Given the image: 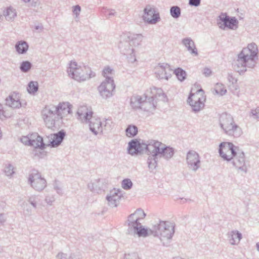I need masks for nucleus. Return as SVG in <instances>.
Returning a JSON list of instances; mask_svg holds the SVG:
<instances>
[{"mask_svg":"<svg viewBox=\"0 0 259 259\" xmlns=\"http://www.w3.org/2000/svg\"><path fill=\"white\" fill-rule=\"evenodd\" d=\"M93 113L86 106H81L77 111V118L83 123L89 122L90 131L96 136L103 132V126L100 119L93 117Z\"/></svg>","mask_w":259,"mask_h":259,"instance_id":"nucleus-5","label":"nucleus"},{"mask_svg":"<svg viewBox=\"0 0 259 259\" xmlns=\"http://www.w3.org/2000/svg\"><path fill=\"white\" fill-rule=\"evenodd\" d=\"M28 201L34 208H36L38 198L36 196L33 195L29 197Z\"/></svg>","mask_w":259,"mask_h":259,"instance_id":"nucleus-44","label":"nucleus"},{"mask_svg":"<svg viewBox=\"0 0 259 259\" xmlns=\"http://www.w3.org/2000/svg\"><path fill=\"white\" fill-rule=\"evenodd\" d=\"M42 26L41 25H37L35 26V29L36 30H41L42 29Z\"/></svg>","mask_w":259,"mask_h":259,"instance_id":"nucleus-60","label":"nucleus"},{"mask_svg":"<svg viewBox=\"0 0 259 259\" xmlns=\"http://www.w3.org/2000/svg\"><path fill=\"white\" fill-rule=\"evenodd\" d=\"M4 112L3 106L0 104V119H1L2 117L4 116Z\"/></svg>","mask_w":259,"mask_h":259,"instance_id":"nucleus-59","label":"nucleus"},{"mask_svg":"<svg viewBox=\"0 0 259 259\" xmlns=\"http://www.w3.org/2000/svg\"><path fill=\"white\" fill-rule=\"evenodd\" d=\"M257 250L259 251V242L256 244Z\"/></svg>","mask_w":259,"mask_h":259,"instance_id":"nucleus-63","label":"nucleus"},{"mask_svg":"<svg viewBox=\"0 0 259 259\" xmlns=\"http://www.w3.org/2000/svg\"><path fill=\"white\" fill-rule=\"evenodd\" d=\"M68 259H80V255L78 254H75L74 253L71 254Z\"/></svg>","mask_w":259,"mask_h":259,"instance_id":"nucleus-57","label":"nucleus"},{"mask_svg":"<svg viewBox=\"0 0 259 259\" xmlns=\"http://www.w3.org/2000/svg\"><path fill=\"white\" fill-rule=\"evenodd\" d=\"M227 79L228 81L231 83L232 84L237 83V79L235 78L231 73L228 74Z\"/></svg>","mask_w":259,"mask_h":259,"instance_id":"nucleus-48","label":"nucleus"},{"mask_svg":"<svg viewBox=\"0 0 259 259\" xmlns=\"http://www.w3.org/2000/svg\"><path fill=\"white\" fill-rule=\"evenodd\" d=\"M220 124L225 133L229 136L239 137L242 134L241 128L234 122L230 114H222L220 118Z\"/></svg>","mask_w":259,"mask_h":259,"instance_id":"nucleus-7","label":"nucleus"},{"mask_svg":"<svg viewBox=\"0 0 259 259\" xmlns=\"http://www.w3.org/2000/svg\"><path fill=\"white\" fill-rule=\"evenodd\" d=\"M124 259H139L138 254L136 252L125 254Z\"/></svg>","mask_w":259,"mask_h":259,"instance_id":"nucleus-47","label":"nucleus"},{"mask_svg":"<svg viewBox=\"0 0 259 259\" xmlns=\"http://www.w3.org/2000/svg\"><path fill=\"white\" fill-rule=\"evenodd\" d=\"M121 192L114 189L106 196L108 205L112 207H116L119 203L121 197Z\"/></svg>","mask_w":259,"mask_h":259,"instance_id":"nucleus-19","label":"nucleus"},{"mask_svg":"<svg viewBox=\"0 0 259 259\" xmlns=\"http://www.w3.org/2000/svg\"><path fill=\"white\" fill-rule=\"evenodd\" d=\"M191 106L192 111L195 113L200 111L204 106V103L203 102H196L194 103H188Z\"/></svg>","mask_w":259,"mask_h":259,"instance_id":"nucleus-38","label":"nucleus"},{"mask_svg":"<svg viewBox=\"0 0 259 259\" xmlns=\"http://www.w3.org/2000/svg\"><path fill=\"white\" fill-rule=\"evenodd\" d=\"M6 221V218L4 214H0V223H3Z\"/></svg>","mask_w":259,"mask_h":259,"instance_id":"nucleus-58","label":"nucleus"},{"mask_svg":"<svg viewBox=\"0 0 259 259\" xmlns=\"http://www.w3.org/2000/svg\"><path fill=\"white\" fill-rule=\"evenodd\" d=\"M26 211L27 212V214H29L31 213V211L28 209H26Z\"/></svg>","mask_w":259,"mask_h":259,"instance_id":"nucleus-64","label":"nucleus"},{"mask_svg":"<svg viewBox=\"0 0 259 259\" xmlns=\"http://www.w3.org/2000/svg\"><path fill=\"white\" fill-rule=\"evenodd\" d=\"M6 105L12 108H19L21 106V103L16 94L10 95L6 99Z\"/></svg>","mask_w":259,"mask_h":259,"instance_id":"nucleus-24","label":"nucleus"},{"mask_svg":"<svg viewBox=\"0 0 259 259\" xmlns=\"http://www.w3.org/2000/svg\"><path fill=\"white\" fill-rule=\"evenodd\" d=\"M218 18V25L223 30H225L226 28L235 30L238 28L239 22L235 17H230L226 13H221Z\"/></svg>","mask_w":259,"mask_h":259,"instance_id":"nucleus-11","label":"nucleus"},{"mask_svg":"<svg viewBox=\"0 0 259 259\" xmlns=\"http://www.w3.org/2000/svg\"><path fill=\"white\" fill-rule=\"evenodd\" d=\"M66 257L67 255L62 252L58 253L56 256L57 259H66Z\"/></svg>","mask_w":259,"mask_h":259,"instance_id":"nucleus-56","label":"nucleus"},{"mask_svg":"<svg viewBox=\"0 0 259 259\" xmlns=\"http://www.w3.org/2000/svg\"><path fill=\"white\" fill-rule=\"evenodd\" d=\"M81 11V8L79 6L76 5L73 8V12L76 15V17L79 14Z\"/></svg>","mask_w":259,"mask_h":259,"instance_id":"nucleus-51","label":"nucleus"},{"mask_svg":"<svg viewBox=\"0 0 259 259\" xmlns=\"http://www.w3.org/2000/svg\"><path fill=\"white\" fill-rule=\"evenodd\" d=\"M258 48L254 42L243 48L233 64V68L240 74L246 71V68H253L258 60Z\"/></svg>","mask_w":259,"mask_h":259,"instance_id":"nucleus-2","label":"nucleus"},{"mask_svg":"<svg viewBox=\"0 0 259 259\" xmlns=\"http://www.w3.org/2000/svg\"><path fill=\"white\" fill-rule=\"evenodd\" d=\"M66 136V132L64 130H61L53 134H51L47 137L48 139V146L52 148L57 147L61 145Z\"/></svg>","mask_w":259,"mask_h":259,"instance_id":"nucleus-17","label":"nucleus"},{"mask_svg":"<svg viewBox=\"0 0 259 259\" xmlns=\"http://www.w3.org/2000/svg\"><path fill=\"white\" fill-rule=\"evenodd\" d=\"M122 188L124 190H130L133 186V183L132 181L129 179H124L121 183Z\"/></svg>","mask_w":259,"mask_h":259,"instance_id":"nucleus-42","label":"nucleus"},{"mask_svg":"<svg viewBox=\"0 0 259 259\" xmlns=\"http://www.w3.org/2000/svg\"><path fill=\"white\" fill-rule=\"evenodd\" d=\"M182 42L191 54L195 56L198 55L197 50L195 47V44L190 37L183 39Z\"/></svg>","mask_w":259,"mask_h":259,"instance_id":"nucleus-23","label":"nucleus"},{"mask_svg":"<svg viewBox=\"0 0 259 259\" xmlns=\"http://www.w3.org/2000/svg\"><path fill=\"white\" fill-rule=\"evenodd\" d=\"M15 48L19 54H24L28 49V45L25 41H18L15 45Z\"/></svg>","mask_w":259,"mask_h":259,"instance_id":"nucleus-28","label":"nucleus"},{"mask_svg":"<svg viewBox=\"0 0 259 259\" xmlns=\"http://www.w3.org/2000/svg\"><path fill=\"white\" fill-rule=\"evenodd\" d=\"M102 126H103V131H110L113 127V121L110 117L105 119L102 121Z\"/></svg>","mask_w":259,"mask_h":259,"instance_id":"nucleus-34","label":"nucleus"},{"mask_svg":"<svg viewBox=\"0 0 259 259\" xmlns=\"http://www.w3.org/2000/svg\"><path fill=\"white\" fill-rule=\"evenodd\" d=\"M146 216V214L143 209H137L133 213L131 214L128 217L126 223L128 225L136 223H141L140 221L143 220Z\"/></svg>","mask_w":259,"mask_h":259,"instance_id":"nucleus-20","label":"nucleus"},{"mask_svg":"<svg viewBox=\"0 0 259 259\" xmlns=\"http://www.w3.org/2000/svg\"><path fill=\"white\" fill-rule=\"evenodd\" d=\"M249 116L254 119L258 120L259 119V107L251 109L250 112Z\"/></svg>","mask_w":259,"mask_h":259,"instance_id":"nucleus-45","label":"nucleus"},{"mask_svg":"<svg viewBox=\"0 0 259 259\" xmlns=\"http://www.w3.org/2000/svg\"><path fill=\"white\" fill-rule=\"evenodd\" d=\"M212 71L209 68L205 67L204 68L203 71V74L206 76H209L211 74Z\"/></svg>","mask_w":259,"mask_h":259,"instance_id":"nucleus-53","label":"nucleus"},{"mask_svg":"<svg viewBox=\"0 0 259 259\" xmlns=\"http://www.w3.org/2000/svg\"><path fill=\"white\" fill-rule=\"evenodd\" d=\"M34 138H36V143L33 144V147L39 148L41 149L45 148L46 144L44 142L43 139L37 133H34Z\"/></svg>","mask_w":259,"mask_h":259,"instance_id":"nucleus-32","label":"nucleus"},{"mask_svg":"<svg viewBox=\"0 0 259 259\" xmlns=\"http://www.w3.org/2000/svg\"><path fill=\"white\" fill-rule=\"evenodd\" d=\"M232 85H233L235 90L237 91L239 90V86L236 83Z\"/></svg>","mask_w":259,"mask_h":259,"instance_id":"nucleus-61","label":"nucleus"},{"mask_svg":"<svg viewBox=\"0 0 259 259\" xmlns=\"http://www.w3.org/2000/svg\"><path fill=\"white\" fill-rule=\"evenodd\" d=\"M232 163L236 169L244 173L247 172V167L245 165V156L243 152L238 149L237 152L231 159Z\"/></svg>","mask_w":259,"mask_h":259,"instance_id":"nucleus-15","label":"nucleus"},{"mask_svg":"<svg viewBox=\"0 0 259 259\" xmlns=\"http://www.w3.org/2000/svg\"><path fill=\"white\" fill-rule=\"evenodd\" d=\"M37 2L35 1V0H32V3H31V5L32 6H35Z\"/></svg>","mask_w":259,"mask_h":259,"instance_id":"nucleus-62","label":"nucleus"},{"mask_svg":"<svg viewBox=\"0 0 259 259\" xmlns=\"http://www.w3.org/2000/svg\"><path fill=\"white\" fill-rule=\"evenodd\" d=\"M238 148L235 146L232 143L223 142L219 145V152L220 156L224 160L231 161L233 157L238 151Z\"/></svg>","mask_w":259,"mask_h":259,"instance_id":"nucleus-12","label":"nucleus"},{"mask_svg":"<svg viewBox=\"0 0 259 259\" xmlns=\"http://www.w3.org/2000/svg\"><path fill=\"white\" fill-rule=\"evenodd\" d=\"M5 172L7 176H12L14 172L13 166L11 164H8L5 168Z\"/></svg>","mask_w":259,"mask_h":259,"instance_id":"nucleus-46","label":"nucleus"},{"mask_svg":"<svg viewBox=\"0 0 259 259\" xmlns=\"http://www.w3.org/2000/svg\"><path fill=\"white\" fill-rule=\"evenodd\" d=\"M144 97L139 95L133 96L131 98V105L133 108L142 109Z\"/></svg>","mask_w":259,"mask_h":259,"instance_id":"nucleus-26","label":"nucleus"},{"mask_svg":"<svg viewBox=\"0 0 259 259\" xmlns=\"http://www.w3.org/2000/svg\"><path fill=\"white\" fill-rule=\"evenodd\" d=\"M205 101V96L202 89L197 90L195 93H191L187 100L188 103H195L196 102H201L204 103Z\"/></svg>","mask_w":259,"mask_h":259,"instance_id":"nucleus-22","label":"nucleus"},{"mask_svg":"<svg viewBox=\"0 0 259 259\" xmlns=\"http://www.w3.org/2000/svg\"><path fill=\"white\" fill-rule=\"evenodd\" d=\"M155 108L156 104L154 102V97L153 96L149 97L146 96H144L142 104V109L147 112H152Z\"/></svg>","mask_w":259,"mask_h":259,"instance_id":"nucleus-21","label":"nucleus"},{"mask_svg":"<svg viewBox=\"0 0 259 259\" xmlns=\"http://www.w3.org/2000/svg\"><path fill=\"white\" fill-rule=\"evenodd\" d=\"M127 233L132 235H137L139 237H147L152 234L158 237L165 245V241L171 239L174 233V225L168 222L160 221L159 223L155 224L152 229H148L142 225L141 223H136L128 225Z\"/></svg>","mask_w":259,"mask_h":259,"instance_id":"nucleus-1","label":"nucleus"},{"mask_svg":"<svg viewBox=\"0 0 259 259\" xmlns=\"http://www.w3.org/2000/svg\"><path fill=\"white\" fill-rule=\"evenodd\" d=\"M214 91L215 94L220 96L225 95L227 92L224 84L222 83H217L214 85Z\"/></svg>","mask_w":259,"mask_h":259,"instance_id":"nucleus-31","label":"nucleus"},{"mask_svg":"<svg viewBox=\"0 0 259 259\" xmlns=\"http://www.w3.org/2000/svg\"><path fill=\"white\" fill-rule=\"evenodd\" d=\"M54 189L59 195L63 194L62 184L58 181H55L53 184Z\"/></svg>","mask_w":259,"mask_h":259,"instance_id":"nucleus-41","label":"nucleus"},{"mask_svg":"<svg viewBox=\"0 0 259 259\" xmlns=\"http://www.w3.org/2000/svg\"><path fill=\"white\" fill-rule=\"evenodd\" d=\"M170 14L175 19L179 18L181 14L180 8L178 6H174L170 8Z\"/></svg>","mask_w":259,"mask_h":259,"instance_id":"nucleus-33","label":"nucleus"},{"mask_svg":"<svg viewBox=\"0 0 259 259\" xmlns=\"http://www.w3.org/2000/svg\"><path fill=\"white\" fill-rule=\"evenodd\" d=\"M230 243L232 245L238 243L242 238V234L238 231L233 230L228 234Z\"/></svg>","mask_w":259,"mask_h":259,"instance_id":"nucleus-25","label":"nucleus"},{"mask_svg":"<svg viewBox=\"0 0 259 259\" xmlns=\"http://www.w3.org/2000/svg\"><path fill=\"white\" fill-rule=\"evenodd\" d=\"M130 38V32L122 33L119 36L118 43V47L121 54L131 56H135L134 49L132 47L129 39Z\"/></svg>","mask_w":259,"mask_h":259,"instance_id":"nucleus-9","label":"nucleus"},{"mask_svg":"<svg viewBox=\"0 0 259 259\" xmlns=\"http://www.w3.org/2000/svg\"><path fill=\"white\" fill-rule=\"evenodd\" d=\"M150 140L144 143H140V141L136 139L132 140L128 144L127 150L128 153L134 155L145 152L149 155L150 150L148 148V146L149 145V144H150Z\"/></svg>","mask_w":259,"mask_h":259,"instance_id":"nucleus-8","label":"nucleus"},{"mask_svg":"<svg viewBox=\"0 0 259 259\" xmlns=\"http://www.w3.org/2000/svg\"><path fill=\"white\" fill-rule=\"evenodd\" d=\"M115 88L114 80L108 78L103 81L98 87V89L100 95L103 98L107 99L112 96V92Z\"/></svg>","mask_w":259,"mask_h":259,"instance_id":"nucleus-13","label":"nucleus"},{"mask_svg":"<svg viewBox=\"0 0 259 259\" xmlns=\"http://www.w3.org/2000/svg\"><path fill=\"white\" fill-rule=\"evenodd\" d=\"M113 74V70L109 66L105 67L102 71V75L105 77V79L109 78L111 80H113L112 77Z\"/></svg>","mask_w":259,"mask_h":259,"instance_id":"nucleus-36","label":"nucleus"},{"mask_svg":"<svg viewBox=\"0 0 259 259\" xmlns=\"http://www.w3.org/2000/svg\"><path fill=\"white\" fill-rule=\"evenodd\" d=\"M101 12L104 15L105 17L108 18L115 15L116 13L114 10L108 9L105 8L102 9Z\"/></svg>","mask_w":259,"mask_h":259,"instance_id":"nucleus-43","label":"nucleus"},{"mask_svg":"<svg viewBox=\"0 0 259 259\" xmlns=\"http://www.w3.org/2000/svg\"><path fill=\"white\" fill-rule=\"evenodd\" d=\"M143 39V36L141 34H132L130 33L129 40L132 44V47H136L138 46Z\"/></svg>","mask_w":259,"mask_h":259,"instance_id":"nucleus-27","label":"nucleus"},{"mask_svg":"<svg viewBox=\"0 0 259 259\" xmlns=\"http://www.w3.org/2000/svg\"><path fill=\"white\" fill-rule=\"evenodd\" d=\"M152 93L154 95L155 98L158 97L160 100L165 102L167 101V98L165 94L163 92V91L160 88H157L153 87L152 90Z\"/></svg>","mask_w":259,"mask_h":259,"instance_id":"nucleus-29","label":"nucleus"},{"mask_svg":"<svg viewBox=\"0 0 259 259\" xmlns=\"http://www.w3.org/2000/svg\"><path fill=\"white\" fill-rule=\"evenodd\" d=\"M88 187L91 191L93 192L97 190V185L93 183H89Z\"/></svg>","mask_w":259,"mask_h":259,"instance_id":"nucleus-54","label":"nucleus"},{"mask_svg":"<svg viewBox=\"0 0 259 259\" xmlns=\"http://www.w3.org/2000/svg\"><path fill=\"white\" fill-rule=\"evenodd\" d=\"M148 148L150 150L147 163L149 168L152 171L156 168L158 159L163 158L168 160L174 154V149L157 140H150Z\"/></svg>","mask_w":259,"mask_h":259,"instance_id":"nucleus-3","label":"nucleus"},{"mask_svg":"<svg viewBox=\"0 0 259 259\" xmlns=\"http://www.w3.org/2000/svg\"><path fill=\"white\" fill-rule=\"evenodd\" d=\"M71 112V105L68 103H59L58 105L46 106L41 111V116L46 126L52 128L55 126L56 122Z\"/></svg>","mask_w":259,"mask_h":259,"instance_id":"nucleus-4","label":"nucleus"},{"mask_svg":"<svg viewBox=\"0 0 259 259\" xmlns=\"http://www.w3.org/2000/svg\"><path fill=\"white\" fill-rule=\"evenodd\" d=\"M156 77L160 79L167 80L171 75L172 70L170 66L166 63L159 64L155 68Z\"/></svg>","mask_w":259,"mask_h":259,"instance_id":"nucleus-18","label":"nucleus"},{"mask_svg":"<svg viewBox=\"0 0 259 259\" xmlns=\"http://www.w3.org/2000/svg\"><path fill=\"white\" fill-rule=\"evenodd\" d=\"M174 73L181 81H184L186 79V72L182 69L178 68L174 70Z\"/></svg>","mask_w":259,"mask_h":259,"instance_id":"nucleus-37","label":"nucleus"},{"mask_svg":"<svg viewBox=\"0 0 259 259\" xmlns=\"http://www.w3.org/2000/svg\"><path fill=\"white\" fill-rule=\"evenodd\" d=\"M201 0H189V5L191 6L197 7L200 5Z\"/></svg>","mask_w":259,"mask_h":259,"instance_id":"nucleus-50","label":"nucleus"},{"mask_svg":"<svg viewBox=\"0 0 259 259\" xmlns=\"http://www.w3.org/2000/svg\"><path fill=\"white\" fill-rule=\"evenodd\" d=\"M38 83L36 81H30L27 87V90L29 93L34 94L38 90Z\"/></svg>","mask_w":259,"mask_h":259,"instance_id":"nucleus-39","label":"nucleus"},{"mask_svg":"<svg viewBox=\"0 0 259 259\" xmlns=\"http://www.w3.org/2000/svg\"><path fill=\"white\" fill-rule=\"evenodd\" d=\"M31 67L32 64L30 62L24 61L21 63L20 69L22 72L26 73L31 69Z\"/></svg>","mask_w":259,"mask_h":259,"instance_id":"nucleus-40","label":"nucleus"},{"mask_svg":"<svg viewBox=\"0 0 259 259\" xmlns=\"http://www.w3.org/2000/svg\"><path fill=\"white\" fill-rule=\"evenodd\" d=\"M46 202L49 205H52V203L55 201L54 196H47L45 199Z\"/></svg>","mask_w":259,"mask_h":259,"instance_id":"nucleus-52","label":"nucleus"},{"mask_svg":"<svg viewBox=\"0 0 259 259\" xmlns=\"http://www.w3.org/2000/svg\"><path fill=\"white\" fill-rule=\"evenodd\" d=\"M187 163L188 167L196 171L200 167V158L197 152L190 150L187 154Z\"/></svg>","mask_w":259,"mask_h":259,"instance_id":"nucleus-14","label":"nucleus"},{"mask_svg":"<svg viewBox=\"0 0 259 259\" xmlns=\"http://www.w3.org/2000/svg\"><path fill=\"white\" fill-rule=\"evenodd\" d=\"M34 133L30 136V146L33 147V144L36 143V138L33 137Z\"/></svg>","mask_w":259,"mask_h":259,"instance_id":"nucleus-55","label":"nucleus"},{"mask_svg":"<svg viewBox=\"0 0 259 259\" xmlns=\"http://www.w3.org/2000/svg\"><path fill=\"white\" fill-rule=\"evenodd\" d=\"M28 183L36 191H41L47 186L46 180L41 177L39 172L33 169L29 175Z\"/></svg>","mask_w":259,"mask_h":259,"instance_id":"nucleus-10","label":"nucleus"},{"mask_svg":"<svg viewBox=\"0 0 259 259\" xmlns=\"http://www.w3.org/2000/svg\"><path fill=\"white\" fill-rule=\"evenodd\" d=\"M143 16L144 21L149 24H155L160 20L159 14L154 8L146 7Z\"/></svg>","mask_w":259,"mask_h":259,"instance_id":"nucleus-16","label":"nucleus"},{"mask_svg":"<svg viewBox=\"0 0 259 259\" xmlns=\"http://www.w3.org/2000/svg\"><path fill=\"white\" fill-rule=\"evenodd\" d=\"M21 141L24 144L30 146V137L24 136L21 139Z\"/></svg>","mask_w":259,"mask_h":259,"instance_id":"nucleus-49","label":"nucleus"},{"mask_svg":"<svg viewBox=\"0 0 259 259\" xmlns=\"http://www.w3.org/2000/svg\"><path fill=\"white\" fill-rule=\"evenodd\" d=\"M67 72L70 77L79 82L88 80L96 75L95 73L89 67L85 65L78 66L74 61L70 62Z\"/></svg>","mask_w":259,"mask_h":259,"instance_id":"nucleus-6","label":"nucleus"},{"mask_svg":"<svg viewBox=\"0 0 259 259\" xmlns=\"http://www.w3.org/2000/svg\"><path fill=\"white\" fill-rule=\"evenodd\" d=\"M4 16L7 20H11L16 16L15 10L10 7L8 8L6 11L4 12Z\"/></svg>","mask_w":259,"mask_h":259,"instance_id":"nucleus-35","label":"nucleus"},{"mask_svg":"<svg viewBox=\"0 0 259 259\" xmlns=\"http://www.w3.org/2000/svg\"><path fill=\"white\" fill-rule=\"evenodd\" d=\"M138 132L137 126L133 124L128 125L125 130L126 135L130 138L134 137L137 135Z\"/></svg>","mask_w":259,"mask_h":259,"instance_id":"nucleus-30","label":"nucleus"}]
</instances>
